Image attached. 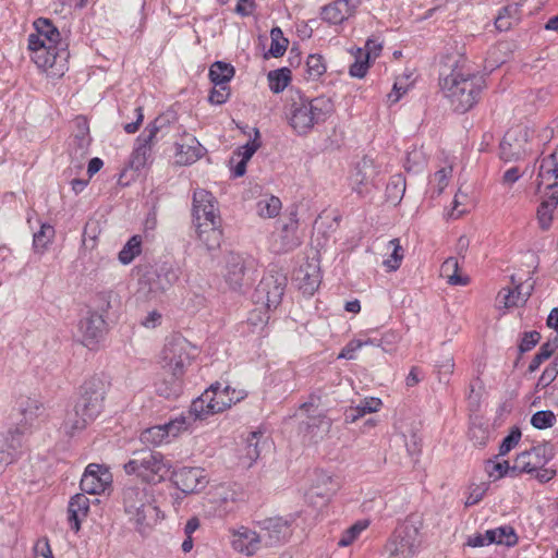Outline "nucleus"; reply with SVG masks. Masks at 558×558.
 Returning a JSON list of instances; mask_svg holds the SVG:
<instances>
[{
  "label": "nucleus",
  "mask_w": 558,
  "mask_h": 558,
  "mask_svg": "<svg viewBox=\"0 0 558 558\" xmlns=\"http://www.w3.org/2000/svg\"><path fill=\"white\" fill-rule=\"evenodd\" d=\"M142 442L151 446H160L170 442L162 424L146 428L141 434Z\"/></svg>",
  "instance_id": "nucleus-45"
},
{
  "label": "nucleus",
  "mask_w": 558,
  "mask_h": 558,
  "mask_svg": "<svg viewBox=\"0 0 558 558\" xmlns=\"http://www.w3.org/2000/svg\"><path fill=\"white\" fill-rule=\"evenodd\" d=\"M287 286V277L282 272L269 270L260 280L254 293V302L268 312L279 308Z\"/></svg>",
  "instance_id": "nucleus-14"
},
{
  "label": "nucleus",
  "mask_w": 558,
  "mask_h": 558,
  "mask_svg": "<svg viewBox=\"0 0 558 558\" xmlns=\"http://www.w3.org/2000/svg\"><path fill=\"white\" fill-rule=\"evenodd\" d=\"M300 275H303L302 282L300 283V289L303 290L304 293L313 294L314 291L318 288L319 279L317 275H311L305 271L303 268L299 270Z\"/></svg>",
  "instance_id": "nucleus-58"
},
{
  "label": "nucleus",
  "mask_w": 558,
  "mask_h": 558,
  "mask_svg": "<svg viewBox=\"0 0 558 558\" xmlns=\"http://www.w3.org/2000/svg\"><path fill=\"white\" fill-rule=\"evenodd\" d=\"M369 344V340L363 342L361 340H351L348 342L341 352L338 354V359L354 360L355 353L364 345Z\"/></svg>",
  "instance_id": "nucleus-62"
},
{
  "label": "nucleus",
  "mask_w": 558,
  "mask_h": 558,
  "mask_svg": "<svg viewBox=\"0 0 558 558\" xmlns=\"http://www.w3.org/2000/svg\"><path fill=\"white\" fill-rule=\"evenodd\" d=\"M327 66L323 56L318 53L310 54L305 62V78L307 81H318L325 73Z\"/></svg>",
  "instance_id": "nucleus-41"
},
{
  "label": "nucleus",
  "mask_w": 558,
  "mask_h": 558,
  "mask_svg": "<svg viewBox=\"0 0 558 558\" xmlns=\"http://www.w3.org/2000/svg\"><path fill=\"white\" fill-rule=\"evenodd\" d=\"M300 244L301 239L298 235V220L291 217L290 221L284 223L277 234H274L271 250L277 254H282L296 248Z\"/></svg>",
  "instance_id": "nucleus-24"
},
{
  "label": "nucleus",
  "mask_w": 558,
  "mask_h": 558,
  "mask_svg": "<svg viewBox=\"0 0 558 558\" xmlns=\"http://www.w3.org/2000/svg\"><path fill=\"white\" fill-rule=\"evenodd\" d=\"M421 546L418 527L407 520L396 527L385 545L387 558H413Z\"/></svg>",
  "instance_id": "nucleus-10"
},
{
  "label": "nucleus",
  "mask_w": 558,
  "mask_h": 558,
  "mask_svg": "<svg viewBox=\"0 0 558 558\" xmlns=\"http://www.w3.org/2000/svg\"><path fill=\"white\" fill-rule=\"evenodd\" d=\"M56 231L54 228L49 223H43L39 231L34 233L33 246L38 253H44L48 245L52 242Z\"/></svg>",
  "instance_id": "nucleus-43"
},
{
  "label": "nucleus",
  "mask_w": 558,
  "mask_h": 558,
  "mask_svg": "<svg viewBox=\"0 0 558 558\" xmlns=\"http://www.w3.org/2000/svg\"><path fill=\"white\" fill-rule=\"evenodd\" d=\"M383 407V401L379 398L369 397L360 401L355 407H350L344 412L345 423H354L359 418L368 413L378 412Z\"/></svg>",
  "instance_id": "nucleus-32"
},
{
  "label": "nucleus",
  "mask_w": 558,
  "mask_h": 558,
  "mask_svg": "<svg viewBox=\"0 0 558 558\" xmlns=\"http://www.w3.org/2000/svg\"><path fill=\"white\" fill-rule=\"evenodd\" d=\"M485 536L490 544L506 545L511 547L518 543L515 531L510 525H501L496 529L487 530L485 531Z\"/></svg>",
  "instance_id": "nucleus-34"
},
{
  "label": "nucleus",
  "mask_w": 558,
  "mask_h": 558,
  "mask_svg": "<svg viewBox=\"0 0 558 558\" xmlns=\"http://www.w3.org/2000/svg\"><path fill=\"white\" fill-rule=\"evenodd\" d=\"M388 247L391 248V253L387 259L384 260V265L391 271L397 270L403 259V248L400 245L399 239H392L388 242Z\"/></svg>",
  "instance_id": "nucleus-49"
},
{
  "label": "nucleus",
  "mask_w": 558,
  "mask_h": 558,
  "mask_svg": "<svg viewBox=\"0 0 558 558\" xmlns=\"http://www.w3.org/2000/svg\"><path fill=\"white\" fill-rule=\"evenodd\" d=\"M108 331V323L104 316H84L78 322L81 342L88 349H95Z\"/></svg>",
  "instance_id": "nucleus-21"
},
{
  "label": "nucleus",
  "mask_w": 558,
  "mask_h": 558,
  "mask_svg": "<svg viewBox=\"0 0 558 558\" xmlns=\"http://www.w3.org/2000/svg\"><path fill=\"white\" fill-rule=\"evenodd\" d=\"M368 525L369 522L367 520H360L355 522L342 533L338 541V546L347 547L351 545Z\"/></svg>",
  "instance_id": "nucleus-47"
},
{
  "label": "nucleus",
  "mask_w": 558,
  "mask_h": 558,
  "mask_svg": "<svg viewBox=\"0 0 558 558\" xmlns=\"http://www.w3.org/2000/svg\"><path fill=\"white\" fill-rule=\"evenodd\" d=\"M90 423H93V421L88 420L73 405L71 409L66 410L59 430L64 436L73 437L83 432Z\"/></svg>",
  "instance_id": "nucleus-30"
},
{
  "label": "nucleus",
  "mask_w": 558,
  "mask_h": 558,
  "mask_svg": "<svg viewBox=\"0 0 558 558\" xmlns=\"http://www.w3.org/2000/svg\"><path fill=\"white\" fill-rule=\"evenodd\" d=\"M192 215L194 223L221 219L216 197L204 189H197L193 193Z\"/></svg>",
  "instance_id": "nucleus-20"
},
{
  "label": "nucleus",
  "mask_w": 558,
  "mask_h": 558,
  "mask_svg": "<svg viewBox=\"0 0 558 558\" xmlns=\"http://www.w3.org/2000/svg\"><path fill=\"white\" fill-rule=\"evenodd\" d=\"M332 112L333 102L330 98L319 96L311 99L299 95L290 106L289 122L299 135H305L315 124L324 123Z\"/></svg>",
  "instance_id": "nucleus-5"
},
{
  "label": "nucleus",
  "mask_w": 558,
  "mask_h": 558,
  "mask_svg": "<svg viewBox=\"0 0 558 558\" xmlns=\"http://www.w3.org/2000/svg\"><path fill=\"white\" fill-rule=\"evenodd\" d=\"M522 433L518 426H512L509 434L502 439L499 446V454L506 456L515 448L521 439Z\"/></svg>",
  "instance_id": "nucleus-53"
},
{
  "label": "nucleus",
  "mask_w": 558,
  "mask_h": 558,
  "mask_svg": "<svg viewBox=\"0 0 558 558\" xmlns=\"http://www.w3.org/2000/svg\"><path fill=\"white\" fill-rule=\"evenodd\" d=\"M235 70L230 63L216 61L209 69V78L214 85L228 84L234 76Z\"/></svg>",
  "instance_id": "nucleus-37"
},
{
  "label": "nucleus",
  "mask_w": 558,
  "mask_h": 558,
  "mask_svg": "<svg viewBox=\"0 0 558 558\" xmlns=\"http://www.w3.org/2000/svg\"><path fill=\"white\" fill-rule=\"evenodd\" d=\"M554 453L547 445H538L530 450L520 452L512 465L513 470H519L521 473L532 474L535 469L545 466L551 459Z\"/></svg>",
  "instance_id": "nucleus-18"
},
{
  "label": "nucleus",
  "mask_w": 558,
  "mask_h": 558,
  "mask_svg": "<svg viewBox=\"0 0 558 558\" xmlns=\"http://www.w3.org/2000/svg\"><path fill=\"white\" fill-rule=\"evenodd\" d=\"M192 424L193 422L191 421V417L182 413L179 416L162 424V426L167 432V437L169 441H171L172 439L177 438L180 434L187 430L192 426Z\"/></svg>",
  "instance_id": "nucleus-42"
},
{
  "label": "nucleus",
  "mask_w": 558,
  "mask_h": 558,
  "mask_svg": "<svg viewBox=\"0 0 558 558\" xmlns=\"http://www.w3.org/2000/svg\"><path fill=\"white\" fill-rule=\"evenodd\" d=\"M35 33L28 35L31 59L48 76L59 78L69 69L68 43L52 22L39 17L34 22Z\"/></svg>",
  "instance_id": "nucleus-1"
},
{
  "label": "nucleus",
  "mask_w": 558,
  "mask_h": 558,
  "mask_svg": "<svg viewBox=\"0 0 558 558\" xmlns=\"http://www.w3.org/2000/svg\"><path fill=\"white\" fill-rule=\"evenodd\" d=\"M270 48L267 53L264 54L265 59L269 57L279 58L284 54L287 51L289 40L283 36V33L280 27H272L270 31Z\"/></svg>",
  "instance_id": "nucleus-40"
},
{
  "label": "nucleus",
  "mask_w": 558,
  "mask_h": 558,
  "mask_svg": "<svg viewBox=\"0 0 558 558\" xmlns=\"http://www.w3.org/2000/svg\"><path fill=\"white\" fill-rule=\"evenodd\" d=\"M89 498L85 494L73 496L68 506V521L74 532L81 530V522L87 518L89 512Z\"/></svg>",
  "instance_id": "nucleus-29"
},
{
  "label": "nucleus",
  "mask_w": 558,
  "mask_h": 558,
  "mask_svg": "<svg viewBox=\"0 0 558 558\" xmlns=\"http://www.w3.org/2000/svg\"><path fill=\"white\" fill-rule=\"evenodd\" d=\"M535 281L530 275L523 278L520 274L511 276V287L502 288L496 296V305L507 311H517L524 307L534 290Z\"/></svg>",
  "instance_id": "nucleus-13"
},
{
  "label": "nucleus",
  "mask_w": 558,
  "mask_h": 558,
  "mask_svg": "<svg viewBox=\"0 0 558 558\" xmlns=\"http://www.w3.org/2000/svg\"><path fill=\"white\" fill-rule=\"evenodd\" d=\"M267 78L270 90L275 94H279L283 92L291 82V70L288 68H281L269 71L267 74Z\"/></svg>",
  "instance_id": "nucleus-39"
},
{
  "label": "nucleus",
  "mask_w": 558,
  "mask_h": 558,
  "mask_svg": "<svg viewBox=\"0 0 558 558\" xmlns=\"http://www.w3.org/2000/svg\"><path fill=\"white\" fill-rule=\"evenodd\" d=\"M400 340L401 335L398 331L389 330L380 339H369V344L380 347L387 353H393Z\"/></svg>",
  "instance_id": "nucleus-48"
},
{
  "label": "nucleus",
  "mask_w": 558,
  "mask_h": 558,
  "mask_svg": "<svg viewBox=\"0 0 558 558\" xmlns=\"http://www.w3.org/2000/svg\"><path fill=\"white\" fill-rule=\"evenodd\" d=\"M122 502L124 511L140 529L154 525L161 519L153 489L146 485H126L122 489Z\"/></svg>",
  "instance_id": "nucleus-6"
},
{
  "label": "nucleus",
  "mask_w": 558,
  "mask_h": 558,
  "mask_svg": "<svg viewBox=\"0 0 558 558\" xmlns=\"http://www.w3.org/2000/svg\"><path fill=\"white\" fill-rule=\"evenodd\" d=\"M197 238L208 251L218 250L222 242L221 219L194 223Z\"/></svg>",
  "instance_id": "nucleus-28"
},
{
  "label": "nucleus",
  "mask_w": 558,
  "mask_h": 558,
  "mask_svg": "<svg viewBox=\"0 0 558 558\" xmlns=\"http://www.w3.org/2000/svg\"><path fill=\"white\" fill-rule=\"evenodd\" d=\"M112 483V474L105 465L90 463L81 478L80 487L85 494H102Z\"/></svg>",
  "instance_id": "nucleus-17"
},
{
  "label": "nucleus",
  "mask_w": 558,
  "mask_h": 558,
  "mask_svg": "<svg viewBox=\"0 0 558 558\" xmlns=\"http://www.w3.org/2000/svg\"><path fill=\"white\" fill-rule=\"evenodd\" d=\"M524 174V170H522L519 166H512L507 169L501 178V183L507 186H511L514 184L522 175Z\"/></svg>",
  "instance_id": "nucleus-64"
},
{
  "label": "nucleus",
  "mask_w": 558,
  "mask_h": 558,
  "mask_svg": "<svg viewBox=\"0 0 558 558\" xmlns=\"http://www.w3.org/2000/svg\"><path fill=\"white\" fill-rule=\"evenodd\" d=\"M361 0H336L322 9V19L329 24H341L354 14Z\"/></svg>",
  "instance_id": "nucleus-25"
},
{
  "label": "nucleus",
  "mask_w": 558,
  "mask_h": 558,
  "mask_svg": "<svg viewBox=\"0 0 558 558\" xmlns=\"http://www.w3.org/2000/svg\"><path fill=\"white\" fill-rule=\"evenodd\" d=\"M489 477L494 480L501 478L504 476H518L520 474L519 470H513L512 465L508 461L497 462L492 465L490 470H487Z\"/></svg>",
  "instance_id": "nucleus-55"
},
{
  "label": "nucleus",
  "mask_w": 558,
  "mask_h": 558,
  "mask_svg": "<svg viewBox=\"0 0 558 558\" xmlns=\"http://www.w3.org/2000/svg\"><path fill=\"white\" fill-rule=\"evenodd\" d=\"M469 439L478 447L486 446L489 433L487 427H484L482 424L472 423L469 428Z\"/></svg>",
  "instance_id": "nucleus-54"
},
{
  "label": "nucleus",
  "mask_w": 558,
  "mask_h": 558,
  "mask_svg": "<svg viewBox=\"0 0 558 558\" xmlns=\"http://www.w3.org/2000/svg\"><path fill=\"white\" fill-rule=\"evenodd\" d=\"M210 393L205 390L198 398L192 401L190 410L187 412V416L191 417V421L194 423L196 420H204L208 415L215 414V411L211 409L213 399L209 398Z\"/></svg>",
  "instance_id": "nucleus-35"
},
{
  "label": "nucleus",
  "mask_w": 558,
  "mask_h": 558,
  "mask_svg": "<svg viewBox=\"0 0 558 558\" xmlns=\"http://www.w3.org/2000/svg\"><path fill=\"white\" fill-rule=\"evenodd\" d=\"M556 423V415L550 410L535 412L531 417V424L537 429H546Z\"/></svg>",
  "instance_id": "nucleus-52"
},
{
  "label": "nucleus",
  "mask_w": 558,
  "mask_h": 558,
  "mask_svg": "<svg viewBox=\"0 0 558 558\" xmlns=\"http://www.w3.org/2000/svg\"><path fill=\"white\" fill-rule=\"evenodd\" d=\"M452 173V168H441L440 170L436 171L434 173V177L432 179V183L434 184V193L436 192L437 195H440L446 186L449 183V179Z\"/></svg>",
  "instance_id": "nucleus-56"
},
{
  "label": "nucleus",
  "mask_w": 558,
  "mask_h": 558,
  "mask_svg": "<svg viewBox=\"0 0 558 558\" xmlns=\"http://www.w3.org/2000/svg\"><path fill=\"white\" fill-rule=\"evenodd\" d=\"M388 195H393V198H401L405 191V182L401 175H395L390 179L386 189Z\"/></svg>",
  "instance_id": "nucleus-63"
},
{
  "label": "nucleus",
  "mask_w": 558,
  "mask_h": 558,
  "mask_svg": "<svg viewBox=\"0 0 558 558\" xmlns=\"http://www.w3.org/2000/svg\"><path fill=\"white\" fill-rule=\"evenodd\" d=\"M168 129H177V131H179L180 128L171 125L168 117L163 114L157 117L145 128L143 133L135 141V147L130 160L132 169L140 171L146 167L151 160V150L155 141L159 134L163 137L168 133Z\"/></svg>",
  "instance_id": "nucleus-9"
},
{
  "label": "nucleus",
  "mask_w": 558,
  "mask_h": 558,
  "mask_svg": "<svg viewBox=\"0 0 558 558\" xmlns=\"http://www.w3.org/2000/svg\"><path fill=\"white\" fill-rule=\"evenodd\" d=\"M170 468L162 453L148 449L134 452L133 458L123 465L128 475H137L148 484L162 482Z\"/></svg>",
  "instance_id": "nucleus-7"
},
{
  "label": "nucleus",
  "mask_w": 558,
  "mask_h": 558,
  "mask_svg": "<svg viewBox=\"0 0 558 558\" xmlns=\"http://www.w3.org/2000/svg\"><path fill=\"white\" fill-rule=\"evenodd\" d=\"M198 355V349L183 336L175 333L166 339L160 353L161 367L170 373L173 380L168 386L159 385L157 391L160 396L171 399L182 392V377Z\"/></svg>",
  "instance_id": "nucleus-2"
},
{
  "label": "nucleus",
  "mask_w": 558,
  "mask_h": 558,
  "mask_svg": "<svg viewBox=\"0 0 558 558\" xmlns=\"http://www.w3.org/2000/svg\"><path fill=\"white\" fill-rule=\"evenodd\" d=\"M300 410L306 413V420L302 421L300 429L310 435L311 438H322L329 432L331 420L313 403L305 402L300 407Z\"/></svg>",
  "instance_id": "nucleus-22"
},
{
  "label": "nucleus",
  "mask_w": 558,
  "mask_h": 558,
  "mask_svg": "<svg viewBox=\"0 0 558 558\" xmlns=\"http://www.w3.org/2000/svg\"><path fill=\"white\" fill-rule=\"evenodd\" d=\"M374 172L368 160L363 159L359 162L350 175L352 190L361 196L367 195L373 187Z\"/></svg>",
  "instance_id": "nucleus-26"
},
{
  "label": "nucleus",
  "mask_w": 558,
  "mask_h": 558,
  "mask_svg": "<svg viewBox=\"0 0 558 558\" xmlns=\"http://www.w3.org/2000/svg\"><path fill=\"white\" fill-rule=\"evenodd\" d=\"M232 548L245 556H253L265 548L260 530L254 531L247 526H240L232 532Z\"/></svg>",
  "instance_id": "nucleus-23"
},
{
  "label": "nucleus",
  "mask_w": 558,
  "mask_h": 558,
  "mask_svg": "<svg viewBox=\"0 0 558 558\" xmlns=\"http://www.w3.org/2000/svg\"><path fill=\"white\" fill-rule=\"evenodd\" d=\"M440 85L453 110L464 113L477 102L484 78L464 69V65H456Z\"/></svg>",
  "instance_id": "nucleus-3"
},
{
  "label": "nucleus",
  "mask_w": 558,
  "mask_h": 558,
  "mask_svg": "<svg viewBox=\"0 0 558 558\" xmlns=\"http://www.w3.org/2000/svg\"><path fill=\"white\" fill-rule=\"evenodd\" d=\"M230 95L231 88L228 84L214 85V88L210 90L208 96V100L213 105H222L228 101Z\"/></svg>",
  "instance_id": "nucleus-57"
},
{
  "label": "nucleus",
  "mask_w": 558,
  "mask_h": 558,
  "mask_svg": "<svg viewBox=\"0 0 558 558\" xmlns=\"http://www.w3.org/2000/svg\"><path fill=\"white\" fill-rule=\"evenodd\" d=\"M258 214L265 218L276 217L281 209V201L276 196L259 201L257 204Z\"/></svg>",
  "instance_id": "nucleus-51"
},
{
  "label": "nucleus",
  "mask_w": 558,
  "mask_h": 558,
  "mask_svg": "<svg viewBox=\"0 0 558 558\" xmlns=\"http://www.w3.org/2000/svg\"><path fill=\"white\" fill-rule=\"evenodd\" d=\"M158 287L162 290L167 289L178 280V274L172 268L161 267L157 274Z\"/></svg>",
  "instance_id": "nucleus-61"
},
{
  "label": "nucleus",
  "mask_w": 558,
  "mask_h": 558,
  "mask_svg": "<svg viewBox=\"0 0 558 558\" xmlns=\"http://www.w3.org/2000/svg\"><path fill=\"white\" fill-rule=\"evenodd\" d=\"M259 147V131L255 129V137L245 145L239 147L238 154L241 156L242 160L248 161Z\"/></svg>",
  "instance_id": "nucleus-59"
},
{
  "label": "nucleus",
  "mask_w": 558,
  "mask_h": 558,
  "mask_svg": "<svg viewBox=\"0 0 558 558\" xmlns=\"http://www.w3.org/2000/svg\"><path fill=\"white\" fill-rule=\"evenodd\" d=\"M518 7L517 5H506L504 7L497 17L495 19V26L500 32H506L510 29L518 21Z\"/></svg>",
  "instance_id": "nucleus-44"
},
{
  "label": "nucleus",
  "mask_w": 558,
  "mask_h": 558,
  "mask_svg": "<svg viewBox=\"0 0 558 558\" xmlns=\"http://www.w3.org/2000/svg\"><path fill=\"white\" fill-rule=\"evenodd\" d=\"M23 432L16 427L0 433V474L23 453Z\"/></svg>",
  "instance_id": "nucleus-19"
},
{
  "label": "nucleus",
  "mask_w": 558,
  "mask_h": 558,
  "mask_svg": "<svg viewBox=\"0 0 558 558\" xmlns=\"http://www.w3.org/2000/svg\"><path fill=\"white\" fill-rule=\"evenodd\" d=\"M105 395V383L99 378H89L81 386L74 407L94 422L104 409Z\"/></svg>",
  "instance_id": "nucleus-15"
},
{
  "label": "nucleus",
  "mask_w": 558,
  "mask_h": 558,
  "mask_svg": "<svg viewBox=\"0 0 558 558\" xmlns=\"http://www.w3.org/2000/svg\"><path fill=\"white\" fill-rule=\"evenodd\" d=\"M256 263L240 253L229 252L225 256L222 278L227 287L234 292L243 293L255 282Z\"/></svg>",
  "instance_id": "nucleus-8"
},
{
  "label": "nucleus",
  "mask_w": 558,
  "mask_h": 558,
  "mask_svg": "<svg viewBox=\"0 0 558 558\" xmlns=\"http://www.w3.org/2000/svg\"><path fill=\"white\" fill-rule=\"evenodd\" d=\"M171 481L184 494L199 493L209 482L204 469L192 466H182L173 471Z\"/></svg>",
  "instance_id": "nucleus-16"
},
{
  "label": "nucleus",
  "mask_w": 558,
  "mask_h": 558,
  "mask_svg": "<svg viewBox=\"0 0 558 558\" xmlns=\"http://www.w3.org/2000/svg\"><path fill=\"white\" fill-rule=\"evenodd\" d=\"M263 436L262 432H252L246 440V457L253 461L259 457V438Z\"/></svg>",
  "instance_id": "nucleus-60"
},
{
  "label": "nucleus",
  "mask_w": 558,
  "mask_h": 558,
  "mask_svg": "<svg viewBox=\"0 0 558 558\" xmlns=\"http://www.w3.org/2000/svg\"><path fill=\"white\" fill-rule=\"evenodd\" d=\"M20 411L23 415V425L20 429L24 433L27 426H32L34 421L40 415L43 405L35 399L26 398L20 403Z\"/></svg>",
  "instance_id": "nucleus-38"
},
{
  "label": "nucleus",
  "mask_w": 558,
  "mask_h": 558,
  "mask_svg": "<svg viewBox=\"0 0 558 558\" xmlns=\"http://www.w3.org/2000/svg\"><path fill=\"white\" fill-rule=\"evenodd\" d=\"M459 258L450 256L440 266V275L451 286H466L470 281L468 276L459 272Z\"/></svg>",
  "instance_id": "nucleus-33"
},
{
  "label": "nucleus",
  "mask_w": 558,
  "mask_h": 558,
  "mask_svg": "<svg viewBox=\"0 0 558 558\" xmlns=\"http://www.w3.org/2000/svg\"><path fill=\"white\" fill-rule=\"evenodd\" d=\"M536 193L546 194L555 190L548 197L542 199L537 208V221L543 230H548L553 222V213L558 206V148L542 158L535 180Z\"/></svg>",
  "instance_id": "nucleus-4"
},
{
  "label": "nucleus",
  "mask_w": 558,
  "mask_h": 558,
  "mask_svg": "<svg viewBox=\"0 0 558 558\" xmlns=\"http://www.w3.org/2000/svg\"><path fill=\"white\" fill-rule=\"evenodd\" d=\"M534 130L515 125L507 131L500 145V158L505 162L524 159L533 151Z\"/></svg>",
  "instance_id": "nucleus-12"
},
{
  "label": "nucleus",
  "mask_w": 558,
  "mask_h": 558,
  "mask_svg": "<svg viewBox=\"0 0 558 558\" xmlns=\"http://www.w3.org/2000/svg\"><path fill=\"white\" fill-rule=\"evenodd\" d=\"M142 252V239L140 235H133L119 253V260L123 265L130 264Z\"/></svg>",
  "instance_id": "nucleus-46"
},
{
  "label": "nucleus",
  "mask_w": 558,
  "mask_h": 558,
  "mask_svg": "<svg viewBox=\"0 0 558 558\" xmlns=\"http://www.w3.org/2000/svg\"><path fill=\"white\" fill-rule=\"evenodd\" d=\"M318 481L323 484V487L313 485L308 492V498L320 497L324 501H327L336 493L338 484L326 473H319Z\"/></svg>",
  "instance_id": "nucleus-36"
},
{
  "label": "nucleus",
  "mask_w": 558,
  "mask_h": 558,
  "mask_svg": "<svg viewBox=\"0 0 558 558\" xmlns=\"http://www.w3.org/2000/svg\"><path fill=\"white\" fill-rule=\"evenodd\" d=\"M208 393H210V399H213L211 409L215 413H219L230 408L233 403H236L240 398H234L231 395H234V390L231 391L230 386H222L220 383H215L210 385L208 389H206Z\"/></svg>",
  "instance_id": "nucleus-31"
},
{
  "label": "nucleus",
  "mask_w": 558,
  "mask_h": 558,
  "mask_svg": "<svg viewBox=\"0 0 558 558\" xmlns=\"http://www.w3.org/2000/svg\"><path fill=\"white\" fill-rule=\"evenodd\" d=\"M557 340L558 339L556 338L555 341H553V342L548 341V342L542 344V347L539 348V351L535 354V356L530 362L529 371L531 373L537 371L538 367L541 366V364L551 356L555 349L557 348Z\"/></svg>",
  "instance_id": "nucleus-50"
},
{
  "label": "nucleus",
  "mask_w": 558,
  "mask_h": 558,
  "mask_svg": "<svg viewBox=\"0 0 558 558\" xmlns=\"http://www.w3.org/2000/svg\"><path fill=\"white\" fill-rule=\"evenodd\" d=\"M175 146L177 162L180 165H192L197 161L204 153V147L196 137L185 132L181 142H175Z\"/></svg>",
  "instance_id": "nucleus-27"
},
{
  "label": "nucleus",
  "mask_w": 558,
  "mask_h": 558,
  "mask_svg": "<svg viewBox=\"0 0 558 558\" xmlns=\"http://www.w3.org/2000/svg\"><path fill=\"white\" fill-rule=\"evenodd\" d=\"M298 518L299 513L293 512L286 515L266 518L256 522V526L260 530L265 548L279 547L286 544L295 530Z\"/></svg>",
  "instance_id": "nucleus-11"
}]
</instances>
